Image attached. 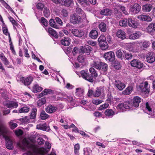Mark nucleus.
<instances>
[{
	"label": "nucleus",
	"mask_w": 155,
	"mask_h": 155,
	"mask_svg": "<svg viewBox=\"0 0 155 155\" xmlns=\"http://www.w3.org/2000/svg\"><path fill=\"white\" fill-rule=\"evenodd\" d=\"M92 66L97 70H101V73L104 75H106L107 73L108 65L104 62L95 61Z\"/></svg>",
	"instance_id": "nucleus-1"
},
{
	"label": "nucleus",
	"mask_w": 155,
	"mask_h": 155,
	"mask_svg": "<svg viewBox=\"0 0 155 155\" xmlns=\"http://www.w3.org/2000/svg\"><path fill=\"white\" fill-rule=\"evenodd\" d=\"M106 38L104 35H101L98 38V41L99 46L101 48L105 50L108 48V45L106 41Z\"/></svg>",
	"instance_id": "nucleus-2"
},
{
	"label": "nucleus",
	"mask_w": 155,
	"mask_h": 155,
	"mask_svg": "<svg viewBox=\"0 0 155 155\" xmlns=\"http://www.w3.org/2000/svg\"><path fill=\"white\" fill-rule=\"evenodd\" d=\"M82 77L84 80L91 83H93L94 80L92 75L89 74L88 71L82 70L80 72Z\"/></svg>",
	"instance_id": "nucleus-3"
},
{
	"label": "nucleus",
	"mask_w": 155,
	"mask_h": 155,
	"mask_svg": "<svg viewBox=\"0 0 155 155\" xmlns=\"http://www.w3.org/2000/svg\"><path fill=\"white\" fill-rule=\"evenodd\" d=\"M150 86L147 81L141 83L139 85V89L141 92L145 94H148L150 91Z\"/></svg>",
	"instance_id": "nucleus-4"
},
{
	"label": "nucleus",
	"mask_w": 155,
	"mask_h": 155,
	"mask_svg": "<svg viewBox=\"0 0 155 155\" xmlns=\"http://www.w3.org/2000/svg\"><path fill=\"white\" fill-rule=\"evenodd\" d=\"M141 6L137 3H135L130 6V11L132 14H138L140 11Z\"/></svg>",
	"instance_id": "nucleus-5"
},
{
	"label": "nucleus",
	"mask_w": 155,
	"mask_h": 155,
	"mask_svg": "<svg viewBox=\"0 0 155 155\" xmlns=\"http://www.w3.org/2000/svg\"><path fill=\"white\" fill-rule=\"evenodd\" d=\"M104 57L106 60L108 62H113L115 58L114 53L112 51H109L105 53Z\"/></svg>",
	"instance_id": "nucleus-6"
},
{
	"label": "nucleus",
	"mask_w": 155,
	"mask_h": 155,
	"mask_svg": "<svg viewBox=\"0 0 155 155\" xmlns=\"http://www.w3.org/2000/svg\"><path fill=\"white\" fill-rule=\"evenodd\" d=\"M70 21L73 24H76L81 23V19L79 15L74 13L72 14L71 16Z\"/></svg>",
	"instance_id": "nucleus-7"
},
{
	"label": "nucleus",
	"mask_w": 155,
	"mask_h": 155,
	"mask_svg": "<svg viewBox=\"0 0 155 155\" xmlns=\"http://www.w3.org/2000/svg\"><path fill=\"white\" fill-rule=\"evenodd\" d=\"M141 98L138 96H135L130 101L132 106L133 107L137 108L139 107V104L141 102Z\"/></svg>",
	"instance_id": "nucleus-8"
},
{
	"label": "nucleus",
	"mask_w": 155,
	"mask_h": 155,
	"mask_svg": "<svg viewBox=\"0 0 155 155\" xmlns=\"http://www.w3.org/2000/svg\"><path fill=\"white\" fill-rule=\"evenodd\" d=\"M57 107L53 104H49L45 108L46 111L49 114H52L58 110Z\"/></svg>",
	"instance_id": "nucleus-9"
},
{
	"label": "nucleus",
	"mask_w": 155,
	"mask_h": 155,
	"mask_svg": "<svg viewBox=\"0 0 155 155\" xmlns=\"http://www.w3.org/2000/svg\"><path fill=\"white\" fill-rule=\"evenodd\" d=\"M22 143L23 146L25 147L32 149H36L37 148V147L35 145L30 144L29 141L26 138H24L23 140Z\"/></svg>",
	"instance_id": "nucleus-10"
},
{
	"label": "nucleus",
	"mask_w": 155,
	"mask_h": 155,
	"mask_svg": "<svg viewBox=\"0 0 155 155\" xmlns=\"http://www.w3.org/2000/svg\"><path fill=\"white\" fill-rule=\"evenodd\" d=\"M127 21L128 25L130 27L135 28H137L138 25L137 21L132 17L128 18Z\"/></svg>",
	"instance_id": "nucleus-11"
},
{
	"label": "nucleus",
	"mask_w": 155,
	"mask_h": 155,
	"mask_svg": "<svg viewBox=\"0 0 155 155\" xmlns=\"http://www.w3.org/2000/svg\"><path fill=\"white\" fill-rule=\"evenodd\" d=\"M131 65L134 67H136L140 69L143 66V64L140 61L137 59H133L130 62Z\"/></svg>",
	"instance_id": "nucleus-12"
},
{
	"label": "nucleus",
	"mask_w": 155,
	"mask_h": 155,
	"mask_svg": "<svg viewBox=\"0 0 155 155\" xmlns=\"http://www.w3.org/2000/svg\"><path fill=\"white\" fill-rule=\"evenodd\" d=\"M147 61L150 63H153L155 61V54L153 52H150L146 55Z\"/></svg>",
	"instance_id": "nucleus-13"
},
{
	"label": "nucleus",
	"mask_w": 155,
	"mask_h": 155,
	"mask_svg": "<svg viewBox=\"0 0 155 155\" xmlns=\"http://www.w3.org/2000/svg\"><path fill=\"white\" fill-rule=\"evenodd\" d=\"M71 33L73 35L78 37H81L84 35V33L83 31L76 29H72Z\"/></svg>",
	"instance_id": "nucleus-14"
},
{
	"label": "nucleus",
	"mask_w": 155,
	"mask_h": 155,
	"mask_svg": "<svg viewBox=\"0 0 155 155\" xmlns=\"http://www.w3.org/2000/svg\"><path fill=\"white\" fill-rule=\"evenodd\" d=\"M115 85L116 87L120 91L122 90L126 87L125 84L118 80H116Z\"/></svg>",
	"instance_id": "nucleus-15"
},
{
	"label": "nucleus",
	"mask_w": 155,
	"mask_h": 155,
	"mask_svg": "<svg viewBox=\"0 0 155 155\" xmlns=\"http://www.w3.org/2000/svg\"><path fill=\"white\" fill-rule=\"evenodd\" d=\"M58 3L67 7H69L71 5L73 1L72 0H58Z\"/></svg>",
	"instance_id": "nucleus-16"
},
{
	"label": "nucleus",
	"mask_w": 155,
	"mask_h": 155,
	"mask_svg": "<svg viewBox=\"0 0 155 155\" xmlns=\"http://www.w3.org/2000/svg\"><path fill=\"white\" fill-rule=\"evenodd\" d=\"M92 48L88 45H85L84 47L81 48V52L82 53H86L87 55H89L92 51Z\"/></svg>",
	"instance_id": "nucleus-17"
},
{
	"label": "nucleus",
	"mask_w": 155,
	"mask_h": 155,
	"mask_svg": "<svg viewBox=\"0 0 155 155\" xmlns=\"http://www.w3.org/2000/svg\"><path fill=\"white\" fill-rule=\"evenodd\" d=\"M6 140V146L7 148L8 149L12 150L13 148V141L8 137H5Z\"/></svg>",
	"instance_id": "nucleus-18"
},
{
	"label": "nucleus",
	"mask_w": 155,
	"mask_h": 155,
	"mask_svg": "<svg viewBox=\"0 0 155 155\" xmlns=\"http://www.w3.org/2000/svg\"><path fill=\"white\" fill-rule=\"evenodd\" d=\"M36 128L37 129L42 130L43 131H49L51 130L49 127L46 126V124L45 123L42 124H38L37 125Z\"/></svg>",
	"instance_id": "nucleus-19"
},
{
	"label": "nucleus",
	"mask_w": 155,
	"mask_h": 155,
	"mask_svg": "<svg viewBox=\"0 0 155 155\" xmlns=\"http://www.w3.org/2000/svg\"><path fill=\"white\" fill-rule=\"evenodd\" d=\"M71 40L68 37H64L61 40V44L64 46H69L70 44Z\"/></svg>",
	"instance_id": "nucleus-20"
},
{
	"label": "nucleus",
	"mask_w": 155,
	"mask_h": 155,
	"mask_svg": "<svg viewBox=\"0 0 155 155\" xmlns=\"http://www.w3.org/2000/svg\"><path fill=\"white\" fill-rule=\"evenodd\" d=\"M116 35L119 38L123 40L126 38V35L125 32L121 29L118 30L117 31Z\"/></svg>",
	"instance_id": "nucleus-21"
},
{
	"label": "nucleus",
	"mask_w": 155,
	"mask_h": 155,
	"mask_svg": "<svg viewBox=\"0 0 155 155\" xmlns=\"http://www.w3.org/2000/svg\"><path fill=\"white\" fill-rule=\"evenodd\" d=\"M137 18L141 21H146L147 22L151 21V18L148 15H140L137 16Z\"/></svg>",
	"instance_id": "nucleus-22"
},
{
	"label": "nucleus",
	"mask_w": 155,
	"mask_h": 155,
	"mask_svg": "<svg viewBox=\"0 0 155 155\" xmlns=\"http://www.w3.org/2000/svg\"><path fill=\"white\" fill-rule=\"evenodd\" d=\"M33 80V78L31 76H29L26 78L22 81L24 84L25 86H28L30 85Z\"/></svg>",
	"instance_id": "nucleus-23"
},
{
	"label": "nucleus",
	"mask_w": 155,
	"mask_h": 155,
	"mask_svg": "<svg viewBox=\"0 0 155 155\" xmlns=\"http://www.w3.org/2000/svg\"><path fill=\"white\" fill-rule=\"evenodd\" d=\"M112 13L111 10L108 8H105L101 10L100 12V14L101 15L110 16L111 15Z\"/></svg>",
	"instance_id": "nucleus-24"
},
{
	"label": "nucleus",
	"mask_w": 155,
	"mask_h": 155,
	"mask_svg": "<svg viewBox=\"0 0 155 155\" xmlns=\"http://www.w3.org/2000/svg\"><path fill=\"white\" fill-rule=\"evenodd\" d=\"M98 33L97 31L95 30L91 31L89 33V37L92 39H96L98 37Z\"/></svg>",
	"instance_id": "nucleus-25"
},
{
	"label": "nucleus",
	"mask_w": 155,
	"mask_h": 155,
	"mask_svg": "<svg viewBox=\"0 0 155 155\" xmlns=\"http://www.w3.org/2000/svg\"><path fill=\"white\" fill-rule=\"evenodd\" d=\"M152 5L150 4H146L142 6V10L143 12H149L152 8Z\"/></svg>",
	"instance_id": "nucleus-26"
},
{
	"label": "nucleus",
	"mask_w": 155,
	"mask_h": 155,
	"mask_svg": "<svg viewBox=\"0 0 155 155\" xmlns=\"http://www.w3.org/2000/svg\"><path fill=\"white\" fill-rule=\"evenodd\" d=\"M141 33L138 31H136L135 33L130 34L129 36L130 39H135L139 38L141 35Z\"/></svg>",
	"instance_id": "nucleus-27"
},
{
	"label": "nucleus",
	"mask_w": 155,
	"mask_h": 155,
	"mask_svg": "<svg viewBox=\"0 0 155 155\" xmlns=\"http://www.w3.org/2000/svg\"><path fill=\"white\" fill-rule=\"evenodd\" d=\"M115 113V112L112 109H107L104 112L106 116L111 117H113Z\"/></svg>",
	"instance_id": "nucleus-28"
},
{
	"label": "nucleus",
	"mask_w": 155,
	"mask_h": 155,
	"mask_svg": "<svg viewBox=\"0 0 155 155\" xmlns=\"http://www.w3.org/2000/svg\"><path fill=\"white\" fill-rule=\"evenodd\" d=\"M147 31L149 33H153L155 31V24L152 23L147 28Z\"/></svg>",
	"instance_id": "nucleus-29"
},
{
	"label": "nucleus",
	"mask_w": 155,
	"mask_h": 155,
	"mask_svg": "<svg viewBox=\"0 0 155 155\" xmlns=\"http://www.w3.org/2000/svg\"><path fill=\"white\" fill-rule=\"evenodd\" d=\"M54 93V91L52 90L49 89H45L40 94V96L42 97L43 95H47L48 94H53Z\"/></svg>",
	"instance_id": "nucleus-30"
},
{
	"label": "nucleus",
	"mask_w": 155,
	"mask_h": 155,
	"mask_svg": "<svg viewBox=\"0 0 155 155\" xmlns=\"http://www.w3.org/2000/svg\"><path fill=\"white\" fill-rule=\"evenodd\" d=\"M98 28L101 31L105 32L107 30L106 24L104 22H101L99 25Z\"/></svg>",
	"instance_id": "nucleus-31"
},
{
	"label": "nucleus",
	"mask_w": 155,
	"mask_h": 155,
	"mask_svg": "<svg viewBox=\"0 0 155 155\" xmlns=\"http://www.w3.org/2000/svg\"><path fill=\"white\" fill-rule=\"evenodd\" d=\"M48 30V33L52 36L54 37L56 39L58 38V36L57 32L51 28H49Z\"/></svg>",
	"instance_id": "nucleus-32"
},
{
	"label": "nucleus",
	"mask_w": 155,
	"mask_h": 155,
	"mask_svg": "<svg viewBox=\"0 0 155 155\" xmlns=\"http://www.w3.org/2000/svg\"><path fill=\"white\" fill-rule=\"evenodd\" d=\"M50 25L52 27L56 29H59L60 26L59 25L57 24L53 19H51L49 21Z\"/></svg>",
	"instance_id": "nucleus-33"
},
{
	"label": "nucleus",
	"mask_w": 155,
	"mask_h": 155,
	"mask_svg": "<svg viewBox=\"0 0 155 155\" xmlns=\"http://www.w3.org/2000/svg\"><path fill=\"white\" fill-rule=\"evenodd\" d=\"M43 89L41 87L39 86L38 84H36L33 86L32 91L35 93H37L41 91Z\"/></svg>",
	"instance_id": "nucleus-34"
},
{
	"label": "nucleus",
	"mask_w": 155,
	"mask_h": 155,
	"mask_svg": "<svg viewBox=\"0 0 155 155\" xmlns=\"http://www.w3.org/2000/svg\"><path fill=\"white\" fill-rule=\"evenodd\" d=\"M33 150L34 151H37L39 153L42 155H43L48 152L46 149L44 148H38L37 147L36 149H33Z\"/></svg>",
	"instance_id": "nucleus-35"
},
{
	"label": "nucleus",
	"mask_w": 155,
	"mask_h": 155,
	"mask_svg": "<svg viewBox=\"0 0 155 155\" xmlns=\"http://www.w3.org/2000/svg\"><path fill=\"white\" fill-rule=\"evenodd\" d=\"M18 106V104L17 102L13 101H11L9 103L6 104V106L8 108L12 107L16 108Z\"/></svg>",
	"instance_id": "nucleus-36"
},
{
	"label": "nucleus",
	"mask_w": 155,
	"mask_h": 155,
	"mask_svg": "<svg viewBox=\"0 0 155 155\" xmlns=\"http://www.w3.org/2000/svg\"><path fill=\"white\" fill-rule=\"evenodd\" d=\"M76 95L78 97H81L83 95L84 92V90L81 88H76Z\"/></svg>",
	"instance_id": "nucleus-37"
},
{
	"label": "nucleus",
	"mask_w": 155,
	"mask_h": 155,
	"mask_svg": "<svg viewBox=\"0 0 155 155\" xmlns=\"http://www.w3.org/2000/svg\"><path fill=\"white\" fill-rule=\"evenodd\" d=\"M133 87L132 86H129L123 92V94L125 95H129L131 94L133 91Z\"/></svg>",
	"instance_id": "nucleus-38"
},
{
	"label": "nucleus",
	"mask_w": 155,
	"mask_h": 155,
	"mask_svg": "<svg viewBox=\"0 0 155 155\" xmlns=\"http://www.w3.org/2000/svg\"><path fill=\"white\" fill-rule=\"evenodd\" d=\"M40 116L41 120H45L49 117V115L44 110H43L41 111Z\"/></svg>",
	"instance_id": "nucleus-39"
},
{
	"label": "nucleus",
	"mask_w": 155,
	"mask_h": 155,
	"mask_svg": "<svg viewBox=\"0 0 155 155\" xmlns=\"http://www.w3.org/2000/svg\"><path fill=\"white\" fill-rule=\"evenodd\" d=\"M37 110L36 108H33L32 109L30 116V118L31 119H34L36 117L37 114Z\"/></svg>",
	"instance_id": "nucleus-40"
},
{
	"label": "nucleus",
	"mask_w": 155,
	"mask_h": 155,
	"mask_svg": "<svg viewBox=\"0 0 155 155\" xmlns=\"http://www.w3.org/2000/svg\"><path fill=\"white\" fill-rule=\"evenodd\" d=\"M123 52L124 54L125 60H130L132 58L133 55L131 53H127L126 51H123Z\"/></svg>",
	"instance_id": "nucleus-41"
},
{
	"label": "nucleus",
	"mask_w": 155,
	"mask_h": 155,
	"mask_svg": "<svg viewBox=\"0 0 155 155\" xmlns=\"http://www.w3.org/2000/svg\"><path fill=\"white\" fill-rule=\"evenodd\" d=\"M128 24L127 19V18H124L123 19L121 20L119 22V25L121 26H126Z\"/></svg>",
	"instance_id": "nucleus-42"
},
{
	"label": "nucleus",
	"mask_w": 155,
	"mask_h": 155,
	"mask_svg": "<svg viewBox=\"0 0 155 155\" xmlns=\"http://www.w3.org/2000/svg\"><path fill=\"white\" fill-rule=\"evenodd\" d=\"M89 71L92 75V76L94 78L97 77L98 75L96 71L93 67H91L89 69Z\"/></svg>",
	"instance_id": "nucleus-43"
},
{
	"label": "nucleus",
	"mask_w": 155,
	"mask_h": 155,
	"mask_svg": "<svg viewBox=\"0 0 155 155\" xmlns=\"http://www.w3.org/2000/svg\"><path fill=\"white\" fill-rule=\"evenodd\" d=\"M114 67L116 69L120 70L121 67L120 62L117 60H115L114 62Z\"/></svg>",
	"instance_id": "nucleus-44"
},
{
	"label": "nucleus",
	"mask_w": 155,
	"mask_h": 155,
	"mask_svg": "<svg viewBox=\"0 0 155 155\" xmlns=\"http://www.w3.org/2000/svg\"><path fill=\"white\" fill-rule=\"evenodd\" d=\"M101 89L97 88L95 91L93 92V95L96 97H99L101 94Z\"/></svg>",
	"instance_id": "nucleus-45"
},
{
	"label": "nucleus",
	"mask_w": 155,
	"mask_h": 155,
	"mask_svg": "<svg viewBox=\"0 0 155 155\" xmlns=\"http://www.w3.org/2000/svg\"><path fill=\"white\" fill-rule=\"evenodd\" d=\"M116 54L117 57L118 58L122 60L123 59L124 56H123V53L120 49L116 51Z\"/></svg>",
	"instance_id": "nucleus-46"
},
{
	"label": "nucleus",
	"mask_w": 155,
	"mask_h": 155,
	"mask_svg": "<svg viewBox=\"0 0 155 155\" xmlns=\"http://www.w3.org/2000/svg\"><path fill=\"white\" fill-rule=\"evenodd\" d=\"M74 152L75 155H79V150L80 149V146L79 143L76 144L74 146Z\"/></svg>",
	"instance_id": "nucleus-47"
},
{
	"label": "nucleus",
	"mask_w": 155,
	"mask_h": 155,
	"mask_svg": "<svg viewBox=\"0 0 155 155\" xmlns=\"http://www.w3.org/2000/svg\"><path fill=\"white\" fill-rule=\"evenodd\" d=\"M86 58V56L85 55H80L78 57L77 60L79 62L82 63L85 61Z\"/></svg>",
	"instance_id": "nucleus-48"
},
{
	"label": "nucleus",
	"mask_w": 155,
	"mask_h": 155,
	"mask_svg": "<svg viewBox=\"0 0 155 155\" xmlns=\"http://www.w3.org/2000/svg\"><path fill=\"white\" fill-rule=\"evenodd\" d=\"M9 19L12 24L14 28H16L15 26L18 27L19 25L18 23L12 17H9Z\"/></svg>",
	"instance_id": "nucleus-49"
},
{
	"label": "nucleus",
	"mask_w": 155,
	"mask_h": 155,
	"mask_svg": "<svg viewBox=\"0 0 155 155\" xmlns=\"http://www.w3.org/2000/svg\"><path fill=\"white\" fill-rule=\"evenodd\" d=\"M46 99L45 98H41L38 101L37 106L39 107H41L46 103Z\"/></svg>",
	"instance_id": "nucleus-50"
},
{
	"label": "nucleus",
	"mask_w": 155,
	"mask_h": 155,
	"mask_svg": "<svg viewBox=\"0 0 155 155\" xmlns=\"http://www.w3.org/2000/svg\"><path fill=\"white\" fill-rule=\"evenodd\" d=\"M30 108L27 107H24L21 108L18 110V112L19 113H27L29 110Z\"/></svg>",
	"instance_id": "nucleus-51"
},
{
	"label": "nucleus",
	"mask_w": 155,
	"mask_h": 155,
	"mask_svg": "<svg viewBox=\"0 0 155 155\" xmlns=\"http://www.w3.org/2000/svg\"><path fill=\"white\" fill-rule=\"evenodd\" d=\"M76 12L80 15H82L83 16H85L86 15L84 11L80 8L78 7L76 8Z\"/></svg>",
	"instance_id": "nucleus-52"
},
{
	"label": "nucleus",
	"mask_w": 155,
	"mask_h": 155,
	"mask_svg": "<svg viewBox=\"0 0 155 155\" xmlns=\"http://www.w3.org/2000/svg\"><path fill=\"white\" fill-rule=\"evenodd\" d=\"M124 103H120L118 104L117 106V109L123 112L124 110Z\"/></svg>",
	"instance_id": "nucleus-53"
},
{
	"label": "nucleus",
	"mask_w": 155,
	"mask_h": 155,
	"mask_svg": "<svg viewBox=\"0 0 155 155\" xmlns=\"http://www.w3.org/2000/svg\"><path fill=\"white\" fill-rule=\"evenodd\" d=\"M43 15L46 18H48L50 15V11L47 8H45L43 11Z\"/></svg>",
	"instance_id": "nucleus-54"
},
{
	"label": "nucleus",
	"mask_w": 155,
	"mask_h": 155,
	"mask_svg": "<svg viewBox=\"0 0 155 155\" xmlns=\"http://www.w3.org/2000/svg\"><path fill=\"white\" fill-rule=\"evenodd\" d=\"M40 22L45 27H47L48 25V21L43 17L41 18Z\"/></svg>",
	"instance_id": "nucleus-55"
},
{
	"label": "nucleus",
	"mask_w": 155,
	"mask_h": 155,
	"mask_svg": "<svg viewBox=\"0 0 155 155\" xmlns=\"http://www.w3.org/2000/svg\"><path fill=\"white\" fill-rule=\"evenodd\" d=\"M109 106V104L108 103H105L101 105L98 108V110H104L107 108Z\"/></svg>",
	"instance_id": "nucleus-56"
},
{
	"label": "nucleus",
	"mask_w": 155,
	"mask_h": 155,
	"mask_svg": "<svg viewBox=\"0 0 155 155\" xmlns=\"http://www.w3.org/2000/svg\"><path fill=\"white\" fill-rule=\"evenodd\" d=\"M61 15L64 17H67L68 15V10L65 9L63 8L61 11Z\"/></svg>",
	"instance_id": "nucleus-57"
},
{
	"label": "nucleus",
	"mask_w": 155,
	"mask_h": 155,
	"mask_svg": "<svg viewBox=\"0 0 155 155\" xmlns=\"http://www.w3.org/2000/svg\"><path fill=\"white\" fill-rule=\"evenodd\" d=\"M23 50L25 56L27 58H29L30 56L29 54L28 53V50L27 48L24 47L23 48Z\"/></svg>",
	"instance_id": "nucleus-58"
},
{
	"label": "nucleus",
	"mask_w": 155,
	"mask_h": 155,
	"mask_svg": "<svg viewBox=\"0 0 155 155\" xmlns=\"http://www.w3.org/2000/svg\"><path fill=\"white\" fill-rule=\"evenodd\" d=\"M9 125L10 128L12 129H13L16 127L18 126V124L16 123H14L11 121L9 123Z\"/></svg>",
	"instance_id": "nucleus-59"
},
{
	"label": "nucleus",
	"mask_w": 155,
	"mask_h": 155,
	"mask_svg": "<svg viewBox=\"0 0 155 155\" xmlns=\"http://www.w3.org/2000/svg\"><path fill=\"white\" fill-rule=\"evenodd\" d=\"M45 142V140L42 138L39 137L38 138L37 140V142L39 145L43 144Z\"/></svg>",
	"instance_id": "nucleus-60"
},
{
	"label": "nucleus",
	"mask_w": 155,
	"mask_h": 155,
	"mask_svg": "<svg viewBox=\"0 0 155 155\" xmlns=\"http://www.w3.org/2000/svg\"><path fill=\"white\" fill-rule=\"evenodd\" d=\"M10 49L12 51V53L14 55H16V53L14 49V46L13 44H9Z\"/></svg>",
	"instance_id": "nucleus-61"
},
{
	"label": "nucleus",
	"mask_w": 155,
	"mask_h": 155,
	"mask_svg": "<svg viewBox=\"0 0 155 155\" xmlns=\"http://www.w3.org/2000/svg\"><path fill=\"white\" fill-rule=\"evenodd\" d=\"M92 102L93 104L96 105H98L102 103L103 101L101 100L94 99L92 100Z\"/></svg>",
	"instance_id": "nucleus-62"
},
{
	"label": "nucleus",
	"mask_w": 155,
	"mask_h": 155,
	"mask_svg": "<svg viewBox=\"0 0 155 155\" xmlns=\"http://www.w3.org/2000/svg\"><path fill=\"white\" fill-rule=\"evenodd\" d=\"M15 133L17 136H19L22 135L23 131L21 130L18 129L15 130Z\"/></svg>",
	"instance_id": "nucleus-63"
},
{
	"label": "nucleus",
	"mask_w": 155,
	"mask_h": 155,
	"mask_svg": "<svg viewBox=\"0 0 155 155\" xmlns=\"http://www.w3.org/2000/svg\"><path fill=\"white\" fill-rule=\"evenodd\" d=\"M36 6L38 9L42 10L44 7V5L41 3L39 2L37 4Z\"/></svg>",
	"instance_id": "nucleus-64"
}]
</instances>
